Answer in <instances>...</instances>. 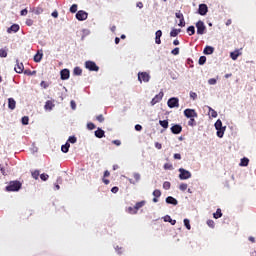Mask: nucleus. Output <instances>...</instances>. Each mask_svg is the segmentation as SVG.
<instances>
[{
    "label": "nucleus",
    "mask_w": 256,
    "mask_h": 256,
    "mask_svg": "<svg viewBox=\"0 0 256 256\" xmlns=\"http://www.w3.org/2000/svg\"><path fill=\"white\" fill-rule=\"evenodd\" d=\"M163 96H164V93H163V91H161V92H159L157 95H155L154 97H153V99L151 100V105H152V107L154 106V105H157V103H160L162 100H163Z\"/></svg>",
    "instance_id": "9d476101"
},
{
    "label": "nucleus",
    "mask_w": 256,
    "mask_h": 256,
    "mask_svg": "<svg viewBox=\"0 0 256 256\" xmlns=\"http://www.w3.org/2000/svg\"><path fill=\"white\" fill-rule=\"evenodd\" d=\"M40 86H41L43 89H47V87H49V84H48L47 82H45V81H42V82L40 83Z\"/></svg>",
    "instance_id": "bf43d9fd"
},
{
    "label": "nucleus",
    "mask_w": 256,
    "mask_h": 256,
    "mask_svg": "<svg viewBox=\"0 0 256 256\" xmlns=\"http://www.w3.org/2000/svg\"><path fill=\"white\" fill-rule=\"evenodd\" d=\"M172 55H179V48L176 47L171 51Z\"/></svg>",
    "instance_id": "680f3d73"
},
{
    "label": "nucleus",
    "mask_w": 256,
    "mask_h": 256,
    "mask_svg": "<svg viewBox=\"0 0 256 256\" xmlns=\"http://www.w3.org/2000/svg\"><path fill=\"white\" fill-rule=\"evenodd\" d=\"M179 179L180 181H185L187 179H191L192 174L189 172V170H185L184 168H179Z\"/></svg>",
    "instance_id": "39448f33"
},
{
    "label": "nucleus",
    "mask_w": 256,
    "mask_h": 256,
    "mask_svg": "<svg viewBox=\"0 0 256 256\" xmlns=\"http://www.w3.org/2000/svg\"><path fill=\"white\" fill-rule=\"evenodd\" d=\"M145 203H147L145 200H142V201H140V202H137L136 204H135V211L133 212V213H137V210L138 209H141V207H145Z\"/></svg>",
    "instance_id": "5701e85b"
},
{
    "label": "nucleus",
    "mask_w": 256,
    "mask_h": 256,
    "mask_svg": "<svg viewBox=\"0 0 256 256\" xmlns=\"http://www.w3.org/2000/svg\"><path fill=\"white\" fill-rule=\"evenodd\" d=\"M190 120L188 121V126L189 127H197V121L195 118H189Z\"/></svg>",
    "instance_id": "72a5a7b5"
},
{
    "label": "nucleus",
    "mask_w": 256,
    "mask_h": 256,
    "mask_svg": "<svg viewBox=\"0 0 256 256\" xmlns=\"http://www.w3.org/2000/svg\"><path fill=\"white\" fill-rule=\"evenodd\" d=\"M166 203L168 204V205H179V201H177V199H175V198H173L172 196H168L167 198H166Z\"/></svg>",
    "instance_id": "6ab92c4d"
},
{
    "label": "nucleus",
    "mask_w": 256,
    "mask_h": 256,
    "mask_svg": "<svg viewBox=\"0 0 256 256\" xmlns=\"http://www.w3.org/2000/svg\"><path fill=\"white\" fill-rule=\"evenodd\" d=\"M197 35H205L207 33V26H205V22L199 20L196 23Z\"/></svg>",
    "instance_id": "20e7f679"
},
{
    "label": "nucleus",
    "mask_w": 256,
    "mask_h": 256,
    "mask_svg": "<svg viewBox=\"0 0 256 256\" xmlns=\"http://www.w3.org/2000/svg\"><path fill=\"white\" fill-rule=\"evenodd\" d=\"M111 193H119V187H117V186L112 187Z\"/></svg>",
    "instance_id": "e2e57ef3"
},
{
    "label": "nucleus",
    "mask_w": 256,
    "mask_h": 256,
    "mask_svg": "<svg viewBox=\"0 0 256 256\" xmlns=\"http://www.w3.org/2000/svg\"><path fill=\"white\" fill-rule=\"evenodd\" d=\"M167 105L170 109H175V107H179V98L172 97L168 99Z\"/></svg>",
    "instance_id": "1a4fd4ad"
},
{
    "label": "nucleus",
    "mask_w": 256,
    "mask_h": 256,
    "mask_svg": "<svg viewBox=\"0 0 256 256\" xmlns=\"http://www.w3.org/2000/svg\"><path fill=\"white\" fill-rule=\"evenodd\" d=\"M199 65H205L207 63V57L201 56L198 61Z\"/></svg>",
    "instance_id": "ea45409f"
},
{
    "label": "nucleus",
    "mask_w": 256,
    "mask_h": 256,
    "mask_svg": "<svg viewBox=\"0 0 256 256\" xmlns=\"http://www.w3.org/2000/svg\"><path fill=\"white\" fill-rule=\"evenodd\" d=\"M214 219H221L223 217V213L221 212V208H218L216 212L213 214Z\"/></svg>",
    "instance_id": "cd10ccee"
},
{
    "label": "nucleus",
    "mask_w": 256,
    "mask_h": 256,
    "mask_svg": "<svg viewBox=\"0 0 256 256\" xmlns=\"http://www.w3.org/2000/svg\"><path fill=\"white\" fill-rule=\"evenodd\" d=\"M159 125L163 127V129H168L169 128V121L167 120H160Z\"/></svg>",
    "instance_id": "2f4dec72"
},
{
    "label": "nucleus",
    "mask_w": 256,
    "mask_h": 256,
    "mask_svg": "<svg viewBox=\"0 0 256 256\" xmlns=\"http://www.w3.org/2000/svg\"><path fill=\"white\" fill-rule=\"evenodd\" d=\"M53 107H55V104L51 100L46 101L44 106L45 111H53Z\"/></svg>",
    "instance_id": "4be33fe9"
},
{
    "label": "nucleus",
    "mask_w": 256,
    "mask_h": 256,
    "mask_svg": "<svg viewBox=\"0 0 256 256\" xmlns=\"http://www.w3.org/2000/svg\"><path fill=\"white\" fill-rule=\"evenodd\" d=\"M153 196L154 197H161V190H159V189H156V190H154L153 191Z\"/></svg>",
    "instance_id": "de8ad7c7"
},
{
    "label": "nucleus",
    "mask_w": 256,
    "mask_h": 256,
    "mask_svg": "<svg viewBox=\"0 0 256 256\" xmlns=\"http://www.w3.org/2000/svg\"><path fill=\"white\" fill-rule=\"evenodd\" d=\"M23 69H25L23 63H19V60H16V66L14 68V71H16V73H23Z\"/></svg>",
    "instance_id": "f3484780"
},
{
    "label": "nucleus",
    "mask_w": 256,
    "mask_h": 256,
    "mask_svg": "<svg viewBox=\"0 0 256 256\" xmlns=\"http://www.w3.org/2000/svg\"><path fill=\"white\" fill-rule=\"evenodd\" d=\"M139 83H149L151 81V74L149 72H138Z\"/></svg>",
    "instance_id": "7ed1b4c3"
},
{
    "label": "nucleus",
    "mask_w": 256,
    "mask_h": 256,
    "mask_svg": "<svg viewBox=\"0 0 256 256\" xmlns=\"http://www.w3.org/2000/svg\"><path fill=\"white\" fill-rule=\"evenodd\" d=\"M240 167H247L249 165V158L247 157H243L241 160H240Z\"/></svg>",
    "instance_id": "393cba45"
},
{
    "label": "nucleus",
    "mask_w": 256,
    "mask_h": 256,
    "mask_svg": "<svg viewBox=\"0 0 256 256\" xmlns=\"http://www.w3.org/2000/svg\"><path fill=\"white\" fill-rule=\"evenodd\" d=\"M19 29H21L19 24H13L11 27L7 29V33H18Z\"/></svg>",
    "instance_id": "2eb2a0df"
},
{
    "label": "nucleus",
    "mask_w": 256,
    "mask_h": 256,
    "mask_svg": "<svg viewBox=\"0 0 256 256\" xmlns=\"http://www.w3.org/2000/svg\"><path fill=\"white\" fill-rule=\"evenodd\" d=\"M97 126H95V124H93V122H89L88 124H87V129L89 130V131H93V129H95Z\"/></svg>",
    "instance_id": "37998d69"
},
{
    "label": "nucleus",
    "mask_w": 256,
    "mask_h": 256,
    "mask_svg": "<svg viewBox=\"0 0 256 256\" xmlns=\"http://www.w3.org/2000/svg\"><path fill=\"white\" fill-rule=\"evenodd\" d=\"M60 77H61L62 81H67V79H69V77H70L69 69L61 70L60 71Z\"/></svg>",
    "instance_id": "4468645a"
},
{
    "label": "nucleus",
    "mask_w": 256,
    "mask_h": 256,
    "mask_svg": "<svg viewBox=\"0 0 256 256\" xmlns=\"http://www.w3.org/2000/svg\"><path fill=\"white\" fill-rule=\"evenodd\" d=\"M0 57L5 58L7 57V49H0Z\"/></svg>",
    "instance_id": "c03bdc74"
},
{
    "label": "nucleus",
    "mask_w": 256,
    "mask_h": 256,
    "mask_svg": "<svg viewBox=\"0 0 256 256\" xmlns=\"http://www.w3.org/2000/svg\"><path fill=\"white\" fill-rule=\"evenodd\" d=\"M186 31L190 36L195 35V26H189Z\"/></svg>",
    "instance_id": "f704fd0d"
},
{
    "label": "nucleus",
    "mask_w": 256,
    "mask_h": 256,
    "mask_svg": "<svg viewBox=\"0 0 256 256\" xmlns=\"http://www.w3.org/2000/svg\"><path fill=\"white\" fill-rule=\"evenodd\" d=\"M184 226L186 227V229H188V231H191V223L189 219L187 218L184 219Z\"/></svg>",
    "instance_id": "e433bc0d"
},
{
    "label": "nucleus",
    "mask_w": 256,
    "mask_h": 256,
    "mask_svg": "<svg viewBox=\"0 0 256 256\" xmlns=\"http://www.w3.org/2000/svg\"><path fill=\"white\" fill-rule=\"evenodd\" d=\"M70 147H71V144H69V142H66L64 145L61 146L62 153H69Z\"/></svg>",
    "instance_id": "a878e982"
},
{
    "label": "nucleus",
    "mask_w": 256,
    "mask_h": 256,
    "mask_svg": "<svg viewBox=\"0 0 256 256\" xmlns=\"http://www.w3.org/2000/svg\"><path fill=\"white\" fill-rule=\"evenodd\" d=\"M171 133H173V135H179V133H181V131H183V126L179 125V124H174L171 128H170Z\"/></svg>",
    "instance_id": "9b49d317"
},
{
    "label": "nucleus",
    "mask_w": 256,
    "mask_h": 256,
    "mask_svg": "<svg viewBox=\"0 0 256 256\" xmlns=\"http://www.w3.org/2000/svg\"><path fill=\"white\" fill-rule=\"evenodd\" d=\"M22 125H29V117L23 116L21 120Z\"/></svg>",
    "instance_id": "a19ab883"
},
{
    "label": "nucleus",
    "mask_w": 256,
    "mask_h": 256,
    "mask_svg": "<svg viewBox=\"0 0 256 256\" xmlns=\"http://www.w3.org/2000/svg\"><path fill=\"white\" fill-rule=\"evenodd\" d=\"M77 11V4H73L71 7H70V13H75Z\"/></svg>",
    "instance_id": "5fc2aeb1"
},
{
    "label": "nucleus",
    "mask_w": 256,
    "mask_h": 256,
    "mask_svg": "<svg viewBox=\"0 0 256 256\" xmlns=\"http://www.w3.org/2000/svg\"><path fill=\"white\" fill-rule=\"evenodd\" d=\"M214 127L216 129V135L217 137H219V139H223V136L225 135V131L227 129V126H223V122L221 121V119H218L215 124Z\"/></svg>",
    "instance_id": "f257e3e1"
},
{
    "label": "nucleus",
    "mask_w": 256,
    "mask_h": 256,
    "mask_svg": "<svg viewBox=\"0 0 256 256\" xmlns=\"http://www.w3.org/2000/svg\"><path fill=\"white\" fill-rule=\"evenodd\" d=\"M112 143H113V145H116L117 147H120L121 140H113Z\"/></svg>",
    "instance_id": "0e129e2a"
},
{
    "label": "nucleus",
    "mask_w": 256,
    "mask_h": 256,
    "mask_svg": "<svg viewBox=\"0 0 256 256\" xmlns=\"http://www.w3.org/2000/svg\"><path fill=\"white\" fill-rule=\"evenodd\" d=\"M15 107H17V102L15 101V99L9 98V99H8V108H9L11 111H14Z\"/></svg>",
    "instance_id": "aec40b11"
},
{
    "label": "nucleus",
    "mask_w": 256,
    "mask_h": 256,
    "mask_svg": "<svg viewBox=\"0 0 256 256\" xmlns=\"http://www.w3.org/2000/svg\"><path fill=\"white\" fill-rule=\"evenodd\" d=\"M207 225H208V227H210L211 229H215V221H213V220H208V221H207Z\"/></svg>",
    "instance_id": "a18cd8bd"
},
{
    "label": "nucleus",
    "mask_w": 256,
    "mask_h": 256,
    "mask_svg": "<svg viewBox=\"0 0 256 256\" xmlns=\"http://www.w3.org/2000/svg\"><path fill=\"white\" fill-rule=\"evenodd\" d=\"M178 27H185V18L179 20Z\"/></svg>",
    "instance_id": "4d7b16f0"
},
{
    "label": "nucleus",
    "mask_w": 256,
    "mask_h": 256,
    "mask_svg": "<svg viewBox=\"0 0 256 256\" xmlns=\"http://www.w3.org/2000/svg\"><path fill=\"white\" fill-rule=\"evenodd\" d=\"M96 119H97V121H99V123H103V121H105V118L103 117V115H98L97 117H96Z\"/></svg>",
    "instance_id": "13d9d810"
},
{
    "label": "nucleus",
    "mask_w": 256,
    "mask_h": 256,
    "mask_svg": "<svg viewBox=\"0 0 256 256\" xmlns=\"http://www.w3.org/2000/svg\"><path fill=\"white\" fill-rule=\"evenodd\" d=\"M41 181H47L49 179V176L46 173H43L40 175Z\"/></svg>",
    "instance_id": "09e8293b"
},
{
    "label": "nucleus",
    "mask_w": 256,
    "mask_h": 256,
    "mask_svg": "<svg viewBox=\"0 0 256 256\" xmlns=\"http://www.w3.org/2000/svg\"><path fill=\"white\" fill-rule=\"evenodd\" d=\"M32 12L35 13V15H41V13H43V6L39 5L38 7L33 8Z\"/></svg>",
    "instance_id": "bb28decb"
},
{
    "label": "nucleus",
    "mask_w": 256,
    "mask_h": 256,
    "mask_svg": "<svg viewBox=\"0 0 256 256\" xmlns=\"http://www.w3.org/2000/svg\"><path fill=\"white\" fill-rule=\"evenodd\" d=\"M70 106H71V109H72L73 111H75V109H77V104L75 103V100H71Z\"/></svg>",
    "instance_id": "603ef678"
},
{
    "label": "nucleus",
    "mask_w": 256,
    "mask_h": 256,
    "mask_svg": "<svg viewBox=\"0 0 256 256\" xmlns=\"http://www.w3.org/2000/svg\"><path fill=\"white\" fill-rule=\"evenodd\" d=\"M142 130H143V126H141L140 124L135 125V131H142Z\"/></svg>",
    "instance_id": "69168bd1"
},
{
    "label": "nucleus",
    "mask_w": 256,
    "mask_h": 256,
    "mask_svg": "<svg viewBox=\"0 0 256 256\" xmlns=\"http://www.w3.org/2000/svg\"><path fill=\"white\" fill-rule=\"evenodd\" d=\"M190 99H193V101H195L197 99V93L191 91L190 92Z\"/></svg>",
    "instance_id": "6e6d98bb"
},
{
    "label": "nucleus",
    "mask_w": 256,
    "mask_h": 256,
    "mask_svg": "<svg viewBox=\"0 0 256 256\" xmlns=\"http://www.w3.org/2000/svg\"><path fill=\"white\" fill-rule=\"evenodd\" d=\"M88 17H89V13H87L85 10H79L76 13V19L78 21H87Z\"/></svg>",
    "instance_id": "6e6552de"
},
{
    "label": "nucleus",
    "mask_w": 256,
    "mask_h": 256,
    "mask_svg": "<svg viewBox=\"0 0 256 256\" xmlns=\"http://www.w3.org/2000/svg\"><path fill=\"white\" fill-rule=\"evenodd\" d=\"M208 83H209L210 85H217V79H215V78H210V79L208 80Z\"/></svg>",
    "instance_id": "864d4df0"
},
{
    "label": "nucleus",
    "mask_w": 256,
    "mask_h": 256,
    "mask_svg": "<svg viewBox=\"0 0 256 256\" xmlns=\"http://www.w3.org/2000/svg\"><path fill=\"white\" fill-rule=\"evenodd\" d=\"M27 13H29V11L27 9H23V10H21L20 15L25 17V15H27Z\"/></svg>",
    "instance_id": "338daca9"
},
{
    "label": "nucleus",
    "mask_w": 256,
    "mask_h": 256,
    "mask_svg": "<svg viewBox=\"0 0 256 256\" xmlns=\"http://www.w3.org/2000/svg\"><path fill=\"white\" fill-rule=\"evenodd\" d=\"M184 117H186L187 119H193L197 118L198 115L195 109L187 108L184 110Z\"/></svg>",
    "instance_id": "423d86ee"
},
{
    "label": "nucleus",
    "mask_w": 256,
    "mask_h": 256,
    "mask_svg": "<svg viewBox=\"0 0 256 256\" xmlns=\"http://www.w3.org/2000/svg\"><path fill=\"white\" fill-rule=\"evenodd\" d=\"M163 189H165L166 191H169V189H171V182L165 181L163 183Z\"/></svg>",
    "instance_id": "4c0bfd02"
},
{
    "label": "nucleus",
    "mask_w": 256,
    "mask_h": 256,
    "mask_svg": "<svg viewBox=\"0 0 256 256\" xmlns=\"http://www.w3.org/2000/svg\"><path fill=\"white\" fill-rule=\"evenodd\" d=\"M94 135L97 137V139H103V137H105V130L97 128V130L94 132Z\"/></svg>",
    "instance_id": "dca6fc26"
},
{
    "label": "nucleus",
    "mask_w": 256,
    "mask_h": 256,
    "mask_svg": "<svg viewBox=\"0 0 256 256\" xmlns=\"http://www.w3.org/2000/svg\"><path fill=\"white\" fill-rule=\"evenodd\" d=\"M163 220L165 223H170L171 225H175V223H177V221L173 220L169 215L164 216Z\"/></svg>",
    "instance_id": "b1692460"
},
{
    "label": "nucleus",
    "mask_w": 256,
    "mask_h": 256,
    "mask_svg": "<svg viewBox=\"0 0 256 256\" xmlns=\"http://www.w3.org/2000/svg\"><path fill=\"white\" fill-rule=\"evenodd\" d=\"M188 185L186 183H181L179 186L180 191H187Z\"/></svg>",
    "instance_id": "49530a36"
},
{
    "label": "nucleus",
    "mask_w": 256,
    "mask_h": 256,
    "mask_svg": "<svg viewBox=\"0 0 256 256\" xmlns=\"http://www.w3.org/2000/svg\"><path fill=\"white\" fill-rule=\"evenodd\" d=\"M175 17L177 18V19H184L185 17L183 16V13H181V11H179V12H176L175 13Z\"/></svg>",
    "instance_id": "8fccbe9b"
},
{
    "label": "nucleus",
    "mask_w": 256,
    "mask_h": 256,
    "mask_svg": "<svg viewBox=\"0 0 256 256\" xmlns=\"http://www.w3.org/2000/svg\"><path fill=\"white\" fill-rule=\"evenodd\" d=\"M207 109L209 110V114L211 115V117H213L214 119L217 118V111H215V109L211 108L210 106H207Z\"/></svg>",
    "instance_id": "c756f323"
},
{
    "label": "nucleus",
    "mask_w": 256,
    "mask_h": 256,
    "mask_svg": "<svg viewBox=\"0 0 256 256\" xmlns=\"http://www.w3.org/2000/svg\"><path fill=\"white\" fill-rule=\"evenodd\" d=\"M22 184L21 182L15 180V181H10L9 184L6 186V191H8V193L11 192H17L21 189Z\"/></svg>",
    "instance_id": "f03ea898"
},
{
    "label": "nucleus",
    "mask_w": 256,
    "mask_h": 256,
    "mask_svg": "<svg viewBox=\"0 0 256 256\" xmlns=\"http://www.w3.org/2000/svg\"><path fill=\"white\" fill-rule=\"evenodd\" d=\"M67 143H72V144H75V143H77V137H75V136H70L69 138H68V140H67Z\"/></svg>",
    "instance_id": "58836bf2"
},
{
    "label": "nucleus",
    "mask_w": 256,
    "mask_h": 256,
    "mask_svg": "<svg viewBox=\"0 0 256 256\" xmlns=\"http://www.w3.org/2000/svg\"><path fill=\"white\" fill-rule=\"evenodd\" d=\"M134 211H135V206L128 208V213H130L131 215H136L137 214V213H133Z\"/></svg>",
    "instance_id": "052dcab7"
},
{
    "label": "nucleus",
    "mask_w": 256,
    "mask_h": 256,
    "mask_svg": "<svg viewBox=\"0 0 256 256\" xmlns=\"http://www.w3.org/2000/svg\"><path fill=\"white\" fill-rule=\"evenodd\" d=\"M32 177L33 179H39V170H35L34 172H32Z\"/></svg>",
    "instance_id": "3c124183"
},
{
    "label": "nucleus",
    "mask_w": 256,
    "mask_h": 256,
    "mask_svg": "<svg viewBox=\"0 0 256 256\" xmlns=\"http://www.w3.org/2000/svg\"><path fill=\"white\" fill-rule=\"evenodd\" d=\"M209 11V7H207V4H200L198 8L199 15L205 16L207 15Z\"/></svg>",
    "instance_id": "f8f14e48"
},
{
    "label": "nucleus",
    "mask_w": 256,
    "mask_h": 256,
    "mask_svg": "<svg viewBox=\"0 0 256 256\" xmlns=\"http://www.w3.org/2000/svg\"><path fill=\"white\" fill-rule=\"evenodd\" d=\"M85 67L86 69H88V71H99V66H97V63L91 61V60H88L85 62Z\"/></svg>",
    "instance_id": "0eeeda50"
},
{
    "label": "nucleus",
    "mask_w": 256,
    "mask_h": 256,
    "mask_svg": "<svg viewBox=\"0 0 256 256\" xmlns=\"http://www.w3.org/2000/svg\"><path fill=\"white\" fill-rule=\"evenodd\" d=\"M41 59H43V53H36L34 55V61L35 63H41Z\"/></svg>",
    "instance_id": "c85d7f7f"
},
{
    "label": "nucleus",
    "mask_w": 256,
    "mask_h": 256,
    "mask_svg": "<svg viewBox=\"0 0 256 256\" xmlns=\"http://www.w3.org/2000/svg\"><path fill=\"white\" fill-rule=\"evenodd\" d=\"M179 33H181V29H175L173 28L170 32V37H177V35H179Z\"/></svg>",
    "instance_id": "7c9ffc66"
},
{
    "label": "nucleus",
    "mask_w": 256,
    "mask_h": 256,
    "mask_svg": "<svg viewBox=\"0 0 256 256\" xmlns=\"http://www.w3.org/2000/svg\"><path fill=\"white\" fill-rule=\"evenodd\" d=\"M230 57L233 61H237L238 57H239V51H234L230 53Z\"/></svg>",
    "instance_id": "473e14b6"
},
{
    "label": "nucleus",
    "mask_w": 256,
    "mask_h": 256,
    "mask_svg": "<svg viewBox=\"0 0 256 256\" xmlns=\"http://www.w3.org/2000/svg\"><path fill=\"white\" fill-rule=\"evenodd\" d=\"M74 75H82L83 70L80 67H75L73 70Z\"/></svg>",
    "instance_id": "c9c22d12"
},
{
    "label": "nucleus",
    "mask_w": 256,
    "mask_h": 256,
    "mask_svg": "<svg viewBox=\"0 0 256 256\" xmlns=\"http://www.w3.org/2000/svg\"><path fill=\"white\" fill-rule=\"evenodd\" d=\"M203 53L204 55H213V53H215V48H213V46H206Z\"/></svg>",
    "instance_id": "412c9836"
},
{
    "label": "nucleus",
    "mask_w": 256,
    "mask_h": 256,
    "mask_svg": "<svg viewBox=\"0 0 256 256\" xmlns=\"http://www.w3.org/2000/svg\"><path fill=\"white\" fill-rule=\"evenodd\" d=\"M164 169L166 171H173V164H169V163L164 164Z\"/></svg>",
    "instance_id": "79ce46f5"
},
{
    "label": "nucleus",
    "mask_w": 256,
    "mask_h": 256,
    "mask_svg": "<svg viewBox=\"0 0 256 256\" xmlns=\"http://www.w3.org/2000/svg\"><path fill=\"white\" fill-rule=\"evenodd\" d=\"M174 159H177L178 161H180L181 154H179V153L174 154Z\"/></svg>",
    "instance_id": "774afa93"
},
{
    "label": "nucleus",
    "mask_w": 256,
    "mask_h": 256,
    "mask_svg": "<svg viewBox=\"0 0 256 256\" xmlns=\"http://www.w3.org/2000/svg\"><path fill=\"white\" fill-rule=\"evenodd\" d=\"M133 177H134L135 181H133V179H131V178H128V181H129V183H131V185H135V183H139V181H141V174L134 172Z\"/></svg>",
    "instance_id": "ddd939ff"
},
{
    "label": "nucleus",
    "mask_w": 256,
    "mask_h": 256,
    "mask_svg": "<svg viewBox=\"0 0 256 256\" xmlns=\"http://www.w3.org/2000/svg\"><path fill=\"white\" fill-rule=\"evenodd\" d=\"M155 43L156 45H161V37H163V32L161 30L156 31L155 33Z\"/></svg>",
    "instance_id": "a211bd4d"
}]
</instances>
